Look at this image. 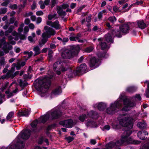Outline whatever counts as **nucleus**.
<instances>
[{
  "mask_svg": "<svg viewBox=\"0 0 149 149\" xmlns=\"http://www.w3.org/2000/svg\"><path fill=\"white\" fill-rule=\"evenodd\" d=\"M19 73V72L18 71H16L14 73H11L9 74L8 76L9 77H10L13 78L16 75H17Z\"/></svg>",
  "mask_w": 149,
  "mask_h": 149,
  "instance_id": "41",
  "label": "nucleus"
},
{
  "mask_svg": "<svg viewBox=\"0 0 149 149\" xmlns=\"http://www.w3.org/2000/svg\"><path fill=\"white\" fill-rule=\"evenodd\" d=\"M8 83L7 82L5 84H3L1 87V90L3 91L4 90H5L8 86Z\"/></svg>",
  "mask_w": 149,
  "mask_h": 149,
  "instance_id": "38",
  "label": "nucleus"
},
{
  "mask_svg": "<svg viewBox=\"0 0 149 149\" xmlns=\"http://www.w3.org/2000/svg\"><path fill=\"white\" fill-rule=\"evenodd\" d=\"M38 124V121L37 120H36L33 121L31 124V125L33 128H35Z\"/></svg>",
  "mask_w": 149,
  "mask_h": 149,
  "instance_id": "34",
  "label": "nucleus"
},
{
  "mask_svg": "<svg viewBox=\"0 0 149 149\" xmlns=\"http://www.w3.org/2000/svg\"><path fill=\"white\" fill-rule=\"evenodd\" d=\"M120 29L122 32L125 34L129 32L130 29L129 26L127 24L122 25L120 27Z\"/></svg>",
  "mask_w": 149,
  "mask_h": 149,
  "instance_id": "15",
  "label": "nucleus"
},
{
  "mask_svg": "<svg viewBox=\"0 0 149 149\" xmlns=\"http://www.w3.org/2000/svg\"><path fill=\"white\" fill-rule=\"evenodd\" d=\"M53 53V51L51 49H49V53L48 54V56L49 58H51L52 57Z\"/></svg>",
  "mask_w": 149,
  "mask_h": 149,
  "instance_id": "44",
  "label": "nucleus"
},
{
  "mask_svg": "<svg viewBox=\"0 0 149 149\" xmlns=\"http://www.w3.org/2000/svg\"><path fill=\"white\" fill-rule=\"evenodd\" d=\"M43 14V13L42 11H38L36 12V14L38 16L42 15Z\"/></svg>",
  "mask_w": 149,
  "mask_h": 149,
  "instance_id": "52",
  "label": "nucleus"
},
{
  "mask_svg": "<svg viewBox=\"0 0 149 149\" xmlns=\"http://www.w3.org/2000/svg\"><path fill=\"white\" fill-rule=\"evenodd\" d=\"M33 50L34 52V56H35L40 54L41 52L40 49L38 46L34 47L33 48Z\"/></svg>",
  "mask_w": 149,
  "mask_h": 149,
  "instance_id": "22",
  "label": "nucleus"
},
{
  "mask_svg": "<svg viewBox=\"0 0 149 149\" xmlns=\"http://www.w3.org/2000/svg\"><path fill=\"white\" fill-rule=\"evenodd\" d=\"M93 107H97L99 110L101 111L102 107V102H100L98 103L97 104H94Z\"/></svg>",
  "mask_w": 149,
  "mask_h": 149,
  "instance_id": "32",
  "label": "nucleus"
},
{
  "mask_svg": "<svg viewBox=\"0 0 149 149\" xmlns=\"http://www.w3.org/2000/svg\"><path fill=\"white\" fill-rule=\"evenodd\" d=\"M8 77H9L7 73L6 74H5L4 75L2 76L1 77V79H6Z\"/></svg>",
  "mask_w": 149,
  "mask_h": 149,
  "instance_id": "56",
  "label": "nucleus"
},
{
  "mask_svg": "<svg viewBox=\"0 0 149 149\" xmlns=\"http://www.w3.org/2000/svg\"><path fill=\"white\" fill-rule=\"evenodd\" d=\"M137 126L141 129H143L146 127V123L144 121H142L141 122L138 123L137 124Z\"/></svg>",
  "mask_w": 149,
  "mask_h": 149,
  "instance_id": "23",
  "label": "nucleus"
},
{
  "mask_svg": "<svg viewBox=\"0 0 149 149\" xmlns=\"http://www.w3.org/2000/svg\"><path fill=\"white\" fill-rule=\"evenodd\" d=\"M78 39V37H74V36H71L70 37V39L71 41H76Z\"/></svg>",
  "mask_w": 149,
  "mask_h": 149,
  "instance_id": "47",
  "label": "nucleus"
},
{
  "mask_svg": "<svg viewBox=\"0 0 149 149\" xmlns=\"http://www.w3.org/2000/svg\"><path fill=\"white\" fill-rule=\"evenodd\" d=\"M42 21V18L40 17H38L37 18L36 20V23L37 24H39Z\"/></svg>",
  "mask_w": 149,
  "mask_h": 149,
  "instance_id": "59",
  "label": "nucleus"
},
{
  "mask_svg": "<svg viewBox=\"0 0 149 149\" xmlns=\"http://www.w3.org/2000/svg\"><path fill=\"white\" fill-rule=\"evenodd\" d=\"M10 7L12 9H16L17 8V6L16 4H14L13 5H10Z\"/></svg>",
  "mask_w": 149,
  "mask_h": 149,
  "instance_id": "46",
  "label": "nucleus"
},
{
  "mask_svg": "<svg viewBox=\"0 0 149 149\" xmlns=\"http://www.w3.org/2000/svg\"><path fill=\"white\" fill-rule=\"evenodd\" d=\"M80 50L78 46L74 47L72 50H66L63 52L61 54L62 56L64 58L69 59L72 56L77 55Z\"/></svg>",
  "mask_w": 149,
  "mask_h": 149,
  "instance_id": "6",
  "label": "nucleus"
},
{
  "mask_svg": "<svg viewBox=\"0 0 149 149\" xmlns=\"http://www.w3.org/2000/svg\"><path fill=\"white\" fill-rule=\"evenodd\" d=\"M148 134V133L145 130L139 131L138 132L137 135L139 139L142 140H144L146 137L145 136Z\"/></svg>",
  "mask_w": 149,
  "mask_h": 149,
  "instance_id": "16",
  "label": "nucleus"
},
{
  "mask_svg": "<svg viewBox=\"0 0 149 149\" xmlns=\"http://www.w3.org/2000/svg\"><path fill=\"white\" fill-rule=\"evenodd\" d=\"M29 31V29L27 26H25L24 28V32L25 33H27Z\"/></svg>",
  "mask_w": 149,
  "mask_h": 149,
  "instance_id": "61",
  "label": "nucleus"
},
{
  "mask_svg": "<svg viewBox=\"0 0 149 149\" xmlns=\"http://www.w3.org/2000/svg\"><path fill=\"white\" fill-rule=\"evenodd\" d=\"M56 3V0H52L51 1V7H53Z\"/></svg>",
  "mask_w": 149,
  "mask_h": 149,
  "instance_id": "50",
  "label": "nucleus"
},
{
  "mask_svg": "<svg viewBox=\"0 0 149 149\" xmlns=\"http://www.w3.org/2000/svg\"><path fill=\"white\" fill-rule=\"evenodd\" d=\"M85 124L87 127H93L95 126V122L94 121L88 120L86 121Z\"/></svg>",
  "mask_w": 149,
  "mask_h": 149,
  "instance_id": "24",
  "label": "nucleus"
},
{
  "mask_svg": "<svg viewBox=\"0 0 149 149\" xmlns=\"http://www.w3.org/2000/svg\"><path fill=\"white\" fill-rule=\"evenodd\" d=\"M55 15H49L48 17V19L49 20H51L53 18Z\"/></svg>",
  "mask_w": 149,
  "mask_h": 149,
  "instance_id": "58",
  "label": "nucleus"
},
{
  "mask_svg": "<svg viewBox=\"0 0 149 149\" xmlns=\"http://www.w3.org/2000/svg\"><path fill=\"white\" fill-rule=\"evenodd\" d=\"M77 73L76 70H74V69H70L69 71V73H68V75L69 77H72L74 75H78V74H75L74 73Z\"/></svg>",
  "mask_w": 149,
  "mask_h": 149,
  "instance_id": "28",
  "label": "nucleus"
},
{
  "mask_svg": "<svg viewBox=\"0 0 149 149\" xmlns=\"http://www.w3.org/2000/svg\"><path fill=\"white\" fill-rule=\"evenodd\" d=\"M105 40L108 42H113V39L111 35L109 33H108L104 36Z\"/></svg>",
  "mask_w": 149,
  "mask_h": 149,
  "instance_id": "19",
  "label": "nucleus"
},
{
  "mask_svg": "<svg viewBox=\"0 0 149 149\" xmlns=\"http://www.w3.org/2000/svg\"><path fill=\"white\" fill-rule=\"evenodd\" d=\"M44 29L45 30V32L42 34V42L43 44L47 41V39L49 38L51 36L54 35L56 33L55 31L53 29L47 26H45Z\"/></svg>",
  "mask_w": 149,
  "mask_h": 149,
  "instance_id": "7",
  "label": "nucleus"
},
{
  "mask_svg": "<svg viewBox=\"0 0 149 149\" xmlns=\"http://www.w3.org/2000/svg\"><path fill=\"white\" fill-rule=\"evenodd\" d=\"M90 143L93 145H94L96 143V141L95 139H91L90 140Z\"/></svg>",
  "mask_w": 149,
  "mask_h": 149,
  "instance_id": "60",
  "label": "nucleus"
},
{
  "mask_svg": "<svg viewBox=\"0 0 149 149\" xmlns=\"http://www.w3.org/2000/svg\"><path fill=\"white\" fill-rule=\"evenodd\" d=\"M47 24L56 29H59L61 28V25L58 20H56L54 22H52L50 21H48L47 22Z\"/></svg>",
  "mask_w": 149,
  "mask_h": 149,
  "instance_id": "14",
  "label": "nucleus"
},
{
  "mask_svg": "<svg viewBox=\"0 0 149 149\" xmlns=\"http://www.w3.org/2000/svg\"><path fill=\"white\" fill-rule=\"evenodd\" d=\"M57 13L60 15L65 16L66 15V13L65 11H63L62 8L60 7H58L57 8Z\"/></svg>",
  "mask_w": 149,
  "mask_h": 149,
  "instance_id": "27",
  "label": "nucleus"
},
{
  "mask_svg": "<svg viewBox=\"0 0 149 149\" xmlns=\"http://www.w3.org/2000/svg\"><path fill=\"white\" fill-rule=\"evenodd\" d=\"M125 96L120 94L119 100L116 101L113 103L111 104L110 106L107 109L108 113L112 114L117 111L122 106V102L124 103V107L122 110L127 111L135 106V104L132 102L127 99H125Z\"/></svg>",
  "mask_w": 149,
  "mask_h": 149,
  "instance_id": "1",
  "label": "nucleus"
},
{
  "mask_svg": "<svg viewBox=\"0 0 149 149\" xmlns=\"http://www.w3.org/2000/svg\"><path fill=\"white\" fill-rule=\"evenodd\" d=\"M113 10L115 12H120V11L119 10L118 8L116 6H114L113 7Z\"/></svg>",
  "mask_w": 149,
  "mask_h": 149,
  "instance_id": "55",
  "label": "nucleus"
},
{
  "mask_svg": "<svg viewBox=\"0 0 149 149\" xmlns=\"http://www.w3.org/2000/svg\"><path fill=\"white\" fill-rule=\"evenodd\" d=\"M137 24L138 27L141 29H143L146 27V24L143 20L138 21Z\"/></svg>",
  "mask_w": 149,
  "mask_h": 149,
  "instance_id": "20",
  "label": "nucleus"
},
{
  "mask_svg": "<svg viewBox=\"0 0 149 149\" xmlns=\"http://www.w3.org/2000/svg\"><path fill=\"white\" fill-rule=\"evenodd\" d=\"M62 114L60 109L58 108H56L52 110L49 113L41 116L39 118L38 121L40 123H44L49 119H52L58 118Z\"/></svg>",
  "mask_w": 149,
  "mask_h": 149,
  "instance_id": "3",
  "label": "nucleus"
},
{
  "mask_svg": "<svg viewBox=\"0 0 149 149\" xmlns=\"http://www.w3.org/2000/svg\"><path fill=\"white\" fill-rule=\"evenodd\" d=\"M143 2L141 0H140L139 1H137L135 3H134V5H141L142 4Z\"/></svg>",
  "mask_w": 149,
  "mask_h": 149,
  "instance_id": "57",
  "label": "nucleus"
},
{
  "mask_svg": "<svg viewBox=\"0 0 149 149\" xmlns=\"http://www.w3.org/2000/svg\"><path fill=\"white\" fill-rule=\"evenodd\" d=\"M6 62L5 61L4 58L3 57L1 58L0 60V65H4L6 64Z\"/></svg>",
  "mask_w": 149,
  "mask_h": 149,
  "instance_id": "40",
  "label": "nucleus"
},
{
  "mask_svg": "<svg viewBox=\"0 0 149 149\" xmlns=\"http://www.w3.org/2000/svg\"><path fill=\"white\" fill-rule=\"evenodd\" d=\"M50 0H45L44 2L42 0L40 1L38 4L40 5V7L41 9H44L45 8V5H47L49 3Z\"/></svg>",
  "mask_w": 149,
  "mask_h": 149,
  "instance_id": "17",
  "label": "nucleus"
},
{
  "mask_svg": "<svg viewBox=\"0 0 149 149\" xmlns=\"http://www.w3.org/2000/svg\"><path fill=\"white\" fill-rule=\"evenodd\" d=\"M102 39L101 38H99L98 39V41L99 42V45L101 46V49H102Z\"/></svg>",
  "mask_w": 149,
  "mask_h": 149,
  "instance_id": "51",
  "label": "nucleus"
},
{
  "mask_svg": "<svg viewBox=\"0 0 149 149\" xmlns=\"http://www.w3.org/2000/svg\"><path fill=\"white\" fill-rule=\"evenodd\" d=\"M7 11L6 8H0V14H5Z\"/></svg>",
  "mask_w": 149,
  "mask_h": 149,
  "instance_id": "36",
  "label": "nucleus"
},
{
  "mask_svg": "<svg viewBox=\"0 0 149 149\" xmlns=\"http://www.w3.org/2000/svg\"><path fill=\"white\" fill-rule=\"evenodd\" d=\"M30 112V110H26L24 111L20 112L19 115L20 116H27L29 115Z\"/></svg>",
  "mask_w": 149,
  "mask_h": 149,
  "instance_id": "25",
  "label": "nucleus"
},
{
  "mask_svg": "<svg viewBox=\"0 0 149 149\" xmlns=\"http://www.w3.org/2000/svg\"><path fill=\"white\" fill-rule=\"evenodd\" d=\"M65 139L66 140L68 143H70L74 140V138L70 136H69L65 137Z\"/></svg>",
  "mask_w": 149,
  "mask_h": 149,
  "instance_id": "42",
  "label": "nucleus"
},
{
  "mask_svg": "<svg viewBox=\"0 0 149 149\" xmlns=\"http://www.w3.org/2000/svg\"><path fill=\"white\" fill-rule=\"evenodd\" d=\"M61 93V88L60 87L54 90L52 93V95H57Z\"/></svg>",
  "mask_w": 149,
  "mask_h": 149,
  "instance_id": "21",
  "label": "nucleus"
},
{
  "mask_svg": "<svg viewBox=\"0 0 149 149\" xmlns=\"http://www.w3.org/2000/svg\"><path fill=\"white\" fill-rule=\"evenodd\" d=\"M11 33L12 35L15 36V40H18L20 36V34L17 33L15 31H13Z\"/></svg>",
  "mask_w": 149,
  "mask_h": 149,
  "instance_id": "30",
  "label": "nucleus"
},
{
  "mask_svg": "<svg viewBox=\"0 0 149 149\" xmlns=\"http://www.w3.org/2000/svg\"><path fill=\"white\" fill-rule=\"evenodd\" d=\"M33 54V53L32 51L29 52L27 54L28 57L30 58L32 56Z\"/></svg>",
  "mask_w": 149,
  "mask_h": 149,
  "instance_id": "63",
  "label": "nucleus"
},
{
  "mask_svg": "<svg viewBox=\"0 0 149 149\" xmlns=\"http://www.w3.org/2000/svg\"><path fill=\"white\" fill-rule=\"evenodd\" d=\"M5 39L6 38L4 37L3 38L0 40V48L2 45H3V49L4 52L7 54L9 52L10 50L13 48L12 46L9 45V44L15 45V42L14 41L11 40L9 41L8 42H6Z\"/></svg>",
  "mask_w": 149,
  "mask_h": 149,
  "instance_id": "8",
  "label": "nucleus"
},
{
  "mask_svg": "<svg viewBox=\"0 0 149 149\" xmlns=\"http://www.w3.org/2000/svg\"><path fill=\"white\" fill-rule=\"evenodd\" d=\"M108 20L110 22L112 23H114L115 22H116V19L115 17H110L109 19Z\"/></svg>",
  "mask_w": 149,
  "mask_h": 149,
  "instance_id": "37",
  "label": "nucleus"
},
{
  "mask_svg": "<svg viewBox=\"0 0 149 149\" xmlns=\"http://www.w3.org/2000/svg\"><path fill=\"white\" fill-rule=\"evenodd\" d=\"M30 22V21L29 19H26L24 21V23L25 24H29Z\"/></svg>",
  "mask_w": 149,
  "mask_h": 149,
  "instance_id": "64",
  "label": "nucleus"
},
{
  "mask_svg": "<svg viewBox=\"0 0 149 149\" xmlns=\"http://www.w3.org/2000/svg\"><path fill=\"white\" fill-rule=\"evenodd\" d=\"M17 143H18V145H19V147L16 146L15 144H13L10 145L7 148L2 147L0 149H17L18 148H22L24 147V145L22 141L18 140L17 141Z\"/></svg>",
  "mask_w": 149,
  "mask_h": 149,
  "instance_id": "11",
  "label": "nucleus"
},
{
  "mask_svg": "<svg viewBox=\"0 0 149 149\" xmlns=\"http://www.w3.org/2000/svg\"><path fill=\"white\" fill-rule=\"evenodd\" d=\"M31 132V131L28 129L22 131L15 140H16L17 139H19V138H21L24 140L28 139L30 136Z\"/></svg>",
  "mask_w": 149,
  "mask_h": 149,
  "instance_id": "9",
  "label": "nucleus"
},
{
  "mask_svg": "<svg viewBox=\"0 0 149 149\" xmlns=\"http://www.w3.org/2000/svg\"><path fill=\"white\" fill-rule=\"evenodd\" d=\"M103 50L104 49H105L106 50H107L110 47L109 46L107 45V43L105 42H103Z\"/></svg>",
  "mask_w": 149,
  "mask_h": 149,
  "instance_id": "43",
  "label": "nucleus"
},
{
  "mask_svg": "<svg viewBox=\"0 0 149 149\" xmlns=\"http://www.w3.org/2000/svg\"><path fill=\"white\" fill-rule=\"evenodd\" d=\"M59 124L64 127L66 128H71L76 124V123L74 124L72 119H68L61 121L59 122Z\"/></svg>",
  "mask_w": 149,
  "mask_h": 149,
  "instance_id": "10",
  "label": "nucleus"
},
{
  "mask_svg": "<svg viewBox=\"0 0 149 149\" xmlns=\"http://www.w3.org/2000/svg\"><path fill=\"white\" fill-rule=\"evenodd\" d=\"M142 149H149V142L144 145L142 147Z\"/></svg>",
  "mask_w": 149,
  "mask_h": 149,
  "instance_id": "49",
  "label": "nucleus"
},
{
  "mask_svg": "<svg viewBox=\"0 0 149 149\" xmlns=\"http://www.w3.org/2000/svg\"><path fill=\"white\" fill-rule=\"evenodd\" d=\"M94 48L91 47H90L86 48L85 49V51L87 53H89L92 52Z\"/></svg>",
  "mask_w": 149,
  "mask_h": 149,
  "instance_id": "35",
  "label": "nucleus"
},
{
  "mask_svg": "<svg viewBox=\"0 0 149 149\" xmlns=\"http://www.w3.org/2000/svg\"><path fill=\"white\" fill-rule=\"evenodd\" d=\"M87 118V116L85 114H82L79 116V119L80 121L83 122Z\"/></svg>",
  "mask_w": 149,
  "mask_h": 149,
  "instance_id": "31",
  "label": "nucleus"
},
{
  "mask_svg": "<svg viewBox=\"0 0 149 149\" xmlns=\"http://www.w3.org/2000/svg\"><path fill=\"white\" fill-rule=\"evenodd\" d=\"M18 83H19V84L20 86H24L25 85L24 84L23 85V82H22V81L21 80V79H19L18 80Z\"/></svg>",
  "mask_w": 149,
  "mask_h": 149,
  "instance_id": "53",
  "label": "nucleus"
},
{
  "mask_svg": "<svg viewBox=\"0 0 149 149\" xmlns=\"http://www.w3.org/2000/svg\"><path fill=\"white\" fill-rule=\"evenodd\" d=\"M14 113L13 112H10L6 117V119L7 120L10 121L11 118L13 116Z\"/></svg>",
  "mask_w": 149,
  "mask_h": 149,
  "instance_id": "33",
  "label": "nucleus"
},
{
  "mask_svg": "<svg viewBox=\"0 0 149 149\" xmlns=\"http://www.w3.org/2000/svg\"><path fill=\"white\" fill-rule=\"evenodd\" d=\"M91 15H89L86 17V21L88 22L91 21Z\"/></svg>",
  "mask_w": 149,
  "mask_h": 149,
  "instance_id": "54",
  "label": "nucleus"
},
{
  "mask_svg": "<svg viewBox=\"0 0 149 149\" xmlns=\"http://www.w3.org/2000/svg\"><path fill=\"white\" fill-rule=\"evenodd\" d=\"M99 65V60L95 57L92 58L90 62V66L91 67L95 68L98 67Z\"/></svg>",
  "mask_w": 149,
  "mask_h": 149,
  "instance_id": "13",
  "label": "nucleus"
},
{
  "mask_svg": "<svg viewBox=\"0 0 149 149\" xmlns=\"http://www.w3.org/2000/svg\"><path fill=\"white\" fill-rule=\"evenodd\" d=\"M87 116V118L88 117L92 118H96L98 117V115L97 112L91 111L88 113Z\"/></svg>",
  "mask_w": 149,
  "mask_h": 149,
  "instance_id": "18",
  "label": "nucleus"
},
{
  "mask_svg": "<svg viewBox=\"0 0 149 149\" xmlns=\"http://www.w3.org/2000/svg\"><path fill=\"white\" fill-rule=\"evenodd\" d=\"M16 64L15 63H13L12 65L11 69L9 70L8 72V75L10 74L13 73L15 70V68L16 67Z\"/></svg>",
  "mask_w": 149,
  "mask_h": 149,
  "instance_id": "29",
  "label": "nucleus"
},
{
  "mask_svg": "<svg viewBox=\"0 0 149 149\" xmlns=\"http://www.w3.org/2000/svg\"><path fill=\"white\" fill-rule=\"evenodd\" d=\"M52 77V75L49 77L47 76L44 78L37 80L34 82V86L41 97L47 96V91L51 83L50 79Z\"/></svg>",
  "mask_w": 149,
  "mask_h": 149,
  "instance_id": "2",
  "label": "nucleus"
},
{
  "mask_svg": "<svg viewBox=\"0 0 149 149\" xmlns=\"http://www.w3.org/2000/svg\"><path fill=\"white\" fill-rule=\"evenodd\" d=\"M86 66L85 64H81L79 67L76 69L77 73H74L75 74L79 75L81 74H83L85 72L86 69Z\"/></svg>",
  "mask_w": 149,
  "mask_h": 149,
  "instance_id": "12",
  "label": "nucleus"
},
{
  "mask_svg": "<svg viewBox=\"0 0 149 149\" xmlns=\"http://www.w3.org/2000/svg\"><path fill=\"white\" fill-rule=\"evenodd\" d=\"M136 90V88L134 86H129L127 87L126 91L128 92L132 93L135 92Z\"/></svg>",
  "mask_w": 149,
  "mask_h": 149,
  "instance_id": "26",
  "label": "nucleus"
},
{
  "mask_svg": "<svg viewBox=\"0 0 149 149\" xmlns=\"http://www.w3.org/2000/svg\"><path fill=\"white\" fill-rule=\"evenodd\" d=\"M68 68V66L66 63L62 61H58L53 65L54 70L58 74H60L61 72L67 70Z\"/></svg>",
  "mask_w": 149,
  "mask_h": 149,
  "instance_id": "4",
  "label": "nucleus"
},
{
  "mask_svg": "<svg viewBox=\"0 0 149 149\" xmlns=\"http://www.w3.org/2000/svg\"><path fill=\"white\" fill-rule=\"evenodd\" d=\"M14 29V26L13 25L10 26L8 28L7 30L9 33H11L13 31V29Z\"/></svg>",
  "mask_w": 149,
  "mask_h": 149,
  "instance_id": "45",
  "label": "nucleus"
},
{
  "mask_svg": "<svg viewBox=\"0 0 149 149\" xmlns=\"http://www.w3.org/2000/svg\"><path fill=\"white\" fill-rule=\"evenodd\" d=\"M121 118L118 119L120 124L123 127H127L129 129L132 128L133 126V119L128 117V115H121Z\"/></svg>",
  "mask_w": 149,
  "mask_h": 149,
  "instance_id": "5",
  "label": "nucleus"
},
{
  "mask_svg": "<svg viewBox=\"0 0 149 149\" xmlns=\"http://www.w3.org/2000/svg\"><path fill=\"white\" fill-rule=\"evenodd\" d=\"M14 51H15L16 53H19L21 51V49L19 47L15 46L14 48Z\"/></svg>",
  "mask_w": 149,
  "mask_h": 149,
  "instance_id": "48",
  "label": "nucleus"
},
{
  "mask_svg": "<svg viewBox=\"0 0 149 149\" xmlns=\"http://www.w3.org/2000/svg\"><path fill=\"white\" fill-rule=\"evenodd\" d=\"M9 25V24H8V22H7L6 24L3 26V29H4L6 30L8 28Z\"/></svg>",
  "mask_w": 149,
  "mask_h": 149,
  "instance_id": "62",
  "label": "nucleus"
},
{
  "mask_svg": "<svg viewBox=\"0 0 149 149\" xmlns=\"http://www.w3.org/2000/svg\"><path fill=\"white\" fill-rule=\"evenodd\" d=\"M24 26V24L23 23L20 24L19 27L18 28V31L19 33H21L23 31V28Z\"/></svg>",
  "mask_w": 149,
  "mask_h": 149,
  "instance_id": "39",
  "label": "nucleus"
}]
</instances>
